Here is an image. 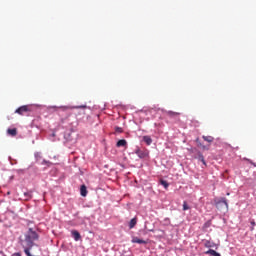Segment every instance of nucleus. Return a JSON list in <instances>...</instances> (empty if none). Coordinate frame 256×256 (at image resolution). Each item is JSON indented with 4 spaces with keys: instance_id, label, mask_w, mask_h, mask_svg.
<instances>
[{
    "instance_id": "obj_1",
    "label": "nucleus",
    "mask_w": 256,
    "mask_h": 256,
    "mask_svg": "<svg viewBox=\"0 0 256 256\" xmlns=\"http://www.w3.org/2000/svg\"><path fill=\"white\" fill-rule=\"evenodd\" d=\"M39 239V234L33 230V228H29V230L24 235V239L21 240L22 247H28L31 245H35L33 241H37Z\"/></svg>"
},
{
    "instance_id": "obj_2",
    "label": "nucleus",
    "mask_w": 256,
    "mask_h": 256,
    "mask_svg": "<svg viewBox=\"0 0 256 256\" xmlns=\"http://www.w3.org/2000/svg\"><path fill=\"white\" fill-rule=\"evenodd\" d=\"M24 252L27 256H39L41 253V248L38 245L32 244L28 247H23Z\"/></svg>"
},
{
    "instance_id": "obj_3",
    "label": "nucleus",
    "mask_w": 256,
    "mask_h": 256,
    "mask_svg": "<svg viewBox=\"0 0 256 256\" xmlns=\"http://www.w3.org/2000/svg\"><path fill=\"white\" fill-rule=\"evenodd\" d=\"M217 209H225L226 211L229 209V204L227 203V198H221L216 201Z\"/></svg>"
},
{
    "instance_id": "obj_4",
    "label": "nucleus",
    "mask_w": 256,
    "mask_h": 256,
    "mask_svg": "<svg viewBox=\"0 0 256 256\" xmlns=\"http://www.w3.org/2000/svg\"><path fill=\"white\" fill-rule=\"evenodd\" d=\"M29 111H31V107L24 105L16 109L15 113H18V115H25V113H29Z\"/></svg>"
},
{
    "instance_id": "obj_5",
    "label": "nucleus",
    "mask_w": 256,
    "mask_h": 256,
    "mask_svg": "<svg viewBox=\"0 0 256 256\" xmlns=\"http://www.w3.org/2000/svg\"><path fill=\"white\" fill-rule=\"evenodd\" d=\"M136 155H137L140 159H145V157H148V156H149V151L138 149V150H136Z\"/></svg>"
},
{
    "instance_id": "obj_6",
    "label": "nucleus",
    "mask_w": 256,
    "mask_h": 256,
    "mask_svg": "<svg viewBox=\"0 0 256 256\" xmlns=\"http://www.w3.org/2000/svg\"><path fill=\"white\" fill-rule=\"evenodd\" d=\"M60 109H62V111H67V109H87V106H73V107L62 106L60 107Z\"/></svg>"
},
{
    "instance_id": "obj_7",
    "label": "nucleus",
    "mask_w": 256,
    "mask_h": 256,
    "mask_svg": "<svg viewBox=\"0 0 256 256\" xmlns=\"http://www.w3.org/2000/svg\"><path fill=\"white\" fill-rule=\"evenodd\" d=\"M132 243H138L139 245H147V241L139 239L137 237L132 238Z\"/></svg>"
},
{
    "instance_id": "obj_8",
    "label": "nucleus",
    "mask_w": 256,
    "mask_h": 256,
    "mask_svg": "<svg viewBox=\"0 0 256 256\" xmlns=\"http://www.w3.org/2000/svg\"><path fill=\"white\" fill-rule=\"evenodd\" d=\"M71 233L75 241H79V239H81V234L79 233V231L73 230Z\"/></svg>"
},
{
    "instance_id": "obj_9",
    "label": "nucleus",
    "mask_w": 256,
    "mask_h": 256,
    "mask_svg": "<svg viewBox=\"0 0 256 256\" xmlns=\"http://www.w3.org/2000/svg\"><path fill=\"white\" fill-rule=\"evenodd\" d=\"M116 147H127V140L121 139L116 143Z\"/></svg>"
},
{
    "instance_id": "obj_10",
    "label": "nucleus",
    "mask_w": 256,
    "mask_h": 256,
    "mask_svg": "<svg viewBox=\"0 0 256 256\" xmlns=\"http://www.w3.org/2000/svg\"><path fill=\"white\" fill-rule=\"evenodd\" d=\"M206 255H212V256H221V254L213 249H209L205 252Z\"/></svg>"
},
{
    "instance_id": "obj_11",
    "label": "nucleus",
    "mask_w": 256,
    "mask_h": 256,
    "mask_svg": "<svg viewBox=\"0 0 256 256\" xmlns=\"http://www.w3.org/2000/svg\"><path fill=\"white\" fill-rule=\"evenodd\" d=\"M7 133H8V135H10L11 137H16V135H17V128H10V129H8L7 130Z\"/></svg>"
},
{
    "instance_id": "obj_12",
    "label": "nucleus",
    "mask_w": 256,
    "mask_h": 256,
    "mask_svg": "<svg viewBox=\"0 0 256 256\" xmlns=\"http://www.w3.org/2000/svg\"><path fill=\"white\" fill-rule=\"evenodd\" d=\"M166 115H168V117H179L181 115V113L174 112V111H167Z\"/></svg>"
},
{
    "instance_id": "obj_13",
    "label": "nucleus",
    "mask_w": 256,
    "mask_h": 256,
    "mask_svg": "<svg viewBox=\"0 0 256 256\" xmlns=\"http://www.w3.org/2000/svg\"><path fill=\"white\" fill-rule=\"evenodd\" d=\"M143 141L146 143V145H151V143H153L151 136H143Z\"/></svg>"
},
{
    "instance_id": "obj_14",
    "label": "nucleus",
    "mask_w": 256,
    "mask_h": 256,
    "mask_svg": "<svg viewBox=\"0 0 256 256\" xmlns=\"http://www.w3.org/2000/svg\"><path fill=\"white\" fill-rule=\"evenodd\" d=\"M204 245H205V247H207L208 249H211V248H213V247H217V245L215 244V242H211L210 240H207Z\"/></svg>"
},
{
    "instance_id": "obj_15",
    "label": "nucleus",
    "mask_w": 256,
    "mask_h": 256,
    "mask_svg": "<svg viewBox=\"0 0 256 256\" xmlns=\"http://www.w3.org/2000/svg\"><path fill=\"white\" fill-rule=\"evenodd\" d=\"M80 193H81L82 197H87V186L82 185L80 188Z\"/></svg>"
},
{
    "instance_id": "obj_16",
    "label": "nucleus",
    "mask_w": 256,
    "mask_h": 256,
    "mask_svg": "<svg viewBox=\"0 0 256 256\" xmlns=\"http://www.w3.org/2000/svg\"><path fill=\"white\" fill-rule=\"evenodd\" d=\"M202 138H203L204 141H206L207 143H213V141H215V138H213V136H202Z\"/></svg>"
},
{
    "instance_id": "obj_17",
    "label": "nucleus",
    "mask_w": 256,
    "mask_h": 256,
    "mask_svg": "<svg viewBox=\"0 0 256 256\" xmlns=\"http://www.w3.org/2000/svg\"><path fill=\"white\" fill-rule=\"evenodd\" d=\"M137 225V218H132L129 223V229H133Z\"/></svg>"
},
{
    "instance_id": "obj_18",
    "label": "nucleus",
    "mask_w": 256,
    "mask_h": 256,
    "mask_svg": "<svg viewBox=\"0 0 256 256\" xmlns=\"http://www.w3.org/2000/svg\"><path fill=\"white\" fill-rule=\"evenodd\" d=\"M198 159L201 161V163H203V165H205V167H207V162H205V157L203 154H201V152L198 153Z\"/></svg>"
},
{
    "instance_id": "obj_19",
    "label": "nucleus",
    "mask_w": 256,
    "mask_h": 256,
    "mask_svg": "<svg viewBox=\"0 0 256 256\" xmlns=\"http://www.w3.org/2000/svg\"><path fill=\"white\" fill-rule=\"evenodd\" d=\"M160 185H163L164 189H169V182H167L166 180L161 179Z\"/></svg>"
},
{
    "instance_id": "obj_20",
    "label": "nucleus",
    "mask_w": 256,
    "mask_h": 256,
    "mask_svg": "<svg viewBox=\"0 0 256 256\" xmlns=\"http://www.w3.org/2000/svg\"><path fill=\"white\" fill-rule=\"evenodd\" d=\"M190 207L189 205L187 204V201H184L183 202V211H189Z\"/></svg>"
},
{
    "instance_id": "obj_21",
    "label": "nucleus",
    "mask_w": 256,
    "mask_h": 256,
    "mask_svg": "<svg viewBox=\"0 0 256 256\" xmlns=\"http://www.w3.org/2000/svg\"><path fill=\"white\" fill-rule=\"evenodd\" d=\"M198 147H201V149H203L204 151H209V147L201 144L200 142H198Z\"/></svg>"
},
{
    "instance_id": "obj_22",
    "label": "nucleus",
    "mask_w": 256,
    "mask_h": 256,
    "mask_svg": "<svg viewBox=\"0 0 256 256\" xmlns=\"http://www.w3.org/2000/svg\"><path fill=\"white\" fill-rule=\"evenodd\" d=\"M115 132L116 133H123V128L116 126L115 127Z\"/></svg>"
},
{
    "instance_id": "obj_23",
    "label": "nucleus",
    "mask_w": 256,
    "mask_h": 256,
    "mask_svg": "<svg viewBox=\"0 0 256 256\" xmlns=\"http://www.w3.org/2000/svg\"><path fill=\"white\" fill-rule=\"evenodd\" d=\"M42 165H47L48 167H51V165L53 164L47 160H43Z\"/></svg>"
},
{
    "instance_id": "obj_24",
    "label": "nucleus",
    "mask_w": 256,
    "mask_h": 256,
    "mask_svg": "<svg viewBox=\"0 0 256 256\" xmlns=\"http://www.w3.org/2000/svg\"><path fill=\"white\" fill-rule=\"evenodd\" d=\"M0 256H7L3 251H0Z\"/></svg>"
},
{
    "instance_id": "obj_25",
    "label": "nucleus",
    "mask_w": 256,
    "mask_h": 256,
    "mask_svg": "<svg viewBox=\"0 0 256 256\" xmlns=\"http://www.w3.org/2000/svg\"><path fill=\"white\" fill-rule=\"evenodd\" d=\"M251 225L255 226V221H252V222H251Z\"/></svg>"
},
{
    "instance_id": "obj_26",
    "label": "nucleus",
    "mask_w": 256,
    "mask_h": 256,
    "mask_svg": "<svg viewBox=\"0 0 256 256\" xmlns=\"http://www.w3.org/2000/svg\"><path fill=\"white\" fill-rule=\"evenodd\" d=\"M253 165H254V167H256V164H255V163H253Z\"/></svg>"
}]
</instances>
